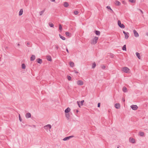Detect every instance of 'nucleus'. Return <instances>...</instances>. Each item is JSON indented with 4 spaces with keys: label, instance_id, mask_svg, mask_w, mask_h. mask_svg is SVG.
Masks as SVG:
<instances>
[{
    "label": "nucleus",
    "instance_id": "f257e3e1",
    "mask_svg": "<svg viewBox=\"0 0 148 148\" xmlns=\"http://www.w3.org/2000/svg\"><path fill=\"white\" fill-rule=\"evenodd\" d=\"M98 39V37H97L95 36L94 38L91 41V44L95 45L96 44L97 42V41Z\"/></svg>",
    "mask_w": 148,
    "mask_h": 148
},
{
    "label": "nucleus",
    "instance_id": "f03ea898",
    "mask_svg": "<svg viewBox=\"0 0 148 148\" xmlns=\"http://www.w3.org/2000/svg\"><path fill=\"white\" fill-rule=\"evenodd\" d=\"M51 126L50 124H48L47 125L45 126L44 127V128L46 130L47 132L48 130H49L51 128Z\"/></svg>",
    "mask_w": 148,
    "mask_h": 148
},
{
    "label": "nucleus",
    "instance_id": "7ed1b4c3",
    "mask_svg": "<svg viewBox=\"0 0 148 148\" xmlns=\"http://www.w3.org/2000/svg\"><path fill=\"white\" fill-rule=\"evenodd\" d=\"M118 24L119 26L122 28H124L125 27V25L121 23L120 20L118 21Z\"/></svg>",
    "mask_w": 148,
    "mask_h": 148
},
{
    "label": "nucleus",
    "instance_id": "20e7f679",
    "mask_svg": "<svg viewBox=\"0 0 148 148\" xmlns=\"http://www.w3.org/2000/svg\"><path fill=\"white\" fill-rule=\"evenodd\" d=\"M129 70V69L126 67H124L123 68L122 71L125 73H127Z\"/></svg>",
    "mask_w": 148,
    "mask_h": 148
},
{
    "label": "nucleus",
    "instance_id": "39448f33",
    "mask_svg": "<svg viewBox=\"0 0 148 148\" xmlns=\"http://www.w3.org/2000/svg\"><path fill=\"white\" fill-rule=\"evenodd\" d=\"M131 107L132 109V110H136L138 108V107L137 105H131Z\"/></svg>",
    "mask_w": 148,
    "mask_h": 148
},
{
    "label": "nucleus",
    "instance_id": "423d86ee",
    "mask_svg": "<svg viewBox=\"0 0 148 148\" xmlns=\"http://www.w3.org/2000/svg\"><path fill=\"white\" fill-rule=\"evenodd\" d=\"M133 32L135 37H138L139 36L138 33L134 29L133 30Z\"/></svg>",
    "mask_w": 148,
    "mask_h": 148
},
{
    "label": "nucleus",
    "instance_id": "0eeeda50",
    "mask_svg": "<svg viewBox=\"0 0 148 148\" xmlns=\"http://www.w3.org/2000/svg\"><path fill=\"white\" fill-rule=\"evenodd\" d=\"M77 83L79 85H82L83 84V82L82 80H78L77 82Z\"/></svg>",
    "mask_w": 148,
    "mask_h": 148
},
{
    "label": "nucleus",
    "instance_id": "6e6552de",
    "mask_svg": "<svg viewBox=\"0 0 148 148\" xmlns=\"http://www.w3.org/2000/svg\"><path fill=\"white\" fill-rule=\"evenodd\" d=\"M84 100H82V101L80 102V105H81V106H82L83 105V103H84ZM77 103L79 106V107H80V102H79V101H77Z\"/></svg>",
    "mask_w": 148,
    "mask_h": 148
},
{
    "label": "nucleus",
    "instance_id": "1a4fd4ad",
    "mask_svg": "<svg viewBox=\"0 0 148 148\" xmlns=\"http://www.w3.org/2000/svg\"><path fill=\"white\" fill-rule=\"evenodd\" d=\"M129 141L130 142L134 143H135V140L133 138H129Z\"/></svg>",
    "mask_w": 148,
    "mask_h": 148
},
{
    "label": "nucleus",
    "instance_id": "9d476101",
    "mask_svg": "<svg viewBox=\"0 0 148 148\" xmlns=\"http://www.w3.org/2000/svg\"><path fill=\"white\" fill-rule=\"evenodd\" d=\"M36 61L38 63L40 64H41L42 63V60L40 58H38L37 59Z\"/></svg>",
    "mask_w": 148,
    "mask_h": 148
},
{
    "label": "nucleus",
    "instance_id": "9b49d317",
    "mask_svg": "<svg viewBox=\"0 0 148 148\" xmlns=\"http://www.w3.org/2000/svg\"><path fill=\"white\" fill-rule=\"evenodd\" d=\"M71 110L70 108L68 107L65 110V112L66 113H68Z\"/></svg>",
    "mask_w": 148,
    "mask_h": 148
},
{
    "label": "nucleus",
    "instance_id": "f8f14e48",
    "mask_svg": "<svg viewBox=\"0 0 148 148\" xmlns=\"http://www.w3.org/2000/svg\"><path fill=\"white\" fill-rule=\"evenodd\" d=\"M35 55H32L30 58L31 61H33L35 59Z\"/></svg>",
    "mask_w": 148,
    "mask_h": 148
},
{
    "label": "nucleus",
    "instance_id": "ddd939ff",
    "mask_svg": "<svg viewBox=\"0 0 148 148\" xmlns=\"http://www.w3.org/2000/svg\"><path fill=\"white\" fill-rule=\"evenodd\" d=\"M115 107L116 108L119 109L120 107V105L119 103H116L115 105Z\"/></svg>",
    "mask_w": 148,
    "mask_h": 148
},
{
    "label": "nucleus",
    "instance_id": "4468645a",
    "mask_svg": "<svg viewBox=\"0 0 148 148\" xmlns=\"http://www.w3.org/2000/svg\"><path fill=\"white\" fill-rule=\"evenodd\" d=\"M47 59L48 60L50 61H51L52 60L51 56H47Z\"/></svg>",
    "mask_w": 148,
    "mask_h": 148
},
{
    "label": "nucleus",
    "instance_id": "2eb2a0df",
    "mask_svg": "<svg viewBox=\"0 0 148 148\" xmlns=\"http://www.w3.org/2000/svg\"><path fill=\"white\" fill-rule=\"evenodd\" d=\"M64 6L65 7H67L69 6V4L67 2H65L63 4Z\"/></svg>",
    "mask_w": 148,
    "mask_h": 148
},
{
    "label": "nucleus",
    "instance_id": "dca6fc26",
    "mask_svg": "<svg viewBox=\"0 0 148 148\" xmlns=\"http://www.w3.org/2000/svg\"><path fill=\"white\" fill-rule=\"evenodd\" d=\"M123 90L124 92H127V89L125 86H124L123 88Z\"/></svg>",
    "mask_w": 148,
    "mask_h": 148
},
{
    "label": "nucleus",
    "instance_id": "f3484780",
    "mask_svg": "<svg viewBox=\"0 0 148 148\" xmlns=\"http://www.w3.org/2000/svg\"><path fill=\"white\" fill-rule=\"evenodd\" d=\"M26 117L27 118H30L31 117V114L30 113H26Z\"/></svg>",
    "mask_w": 148,
    "mask_h": 148
},
{
    "label": "nucleus",
    "instance_id": "a211bd4d",
    "mask_svg": "<svg viewBox=\"0 0 148 148\" xmlns=\"http://www.w3.org/2000/svg\"><path fill=\"white\" fill-rule=\"evenodd\" d=\"M121 3L118 1H115V4L117 5H121Z\"/></svg>",
    "mask_w": 148,
    "mask_h": 148
},
{
    "label": "nucleus",
    "instance_id": "6ab92c4d",
    "mask_svg": "<svg viewBox=\"0 0 148 148\" xmlns=\"http://www.w3.org/2000/svg\"><path fill=\"white\" fill-rule=\"evenodd\" d=\"M65 116L68 119H69L70 117V114L69 113H65Z\"/></svg>",
    "mask_w": 148,
    "mask_h": 148
},
{
    "label": "nucleus",
    "instance_id": "aec40b11",
    "mask_svg": "<svg viewBox=\"0 0 148 148\" xmlns=\"http://www.w3.org/2000/svg\"><path fill=\"white\" fill-rule=\"evenodd\" d=\"M23 10L22 9H21L19 12V16L23 14Z\"/></svg>",
    "mask_w": 148,
    "mask_h": 148
},
{
    "label": "nucleus",
    "instance_id": "412c9836",
    "mask_svg": "<svg viewBox=\"0 0 148 148\" xmlns=\"http://www.w3.org/2000/svg\"><path fill=\"white\" fill-rule=\"evenodd\" d=\"M95 34L99 36L100 35V33L99 31L97 30H95Z\"/></svg>",
    "mask_w": 148,
    "mask_h": 148
},
{
    "label": "nucleus",
    "instance_id": "4be33fe9",
    "mask_svg": "<svg viewBox=\"0 0 148 148\" xmlns=\"http://www.w3.org/2000/svg\"><path fill=\"white\" fill-rule=\"evenodd\" d=\"M129 33L128 32H127V33H126V34H125V38L126 39H127L128 38H129V36L128 35V34Z\"/></svg>",
    "mask_w": 148,
    "mask_h": 148
},
{
    "label": "nucleus",
    "instance_id": "5701e85b",
    "mask_svg": "<svg viewBox=\"0 0 148 148\" xmlns=\"http://www.w3.org/2000/svg\"><path fill=\"white\" fill-rule=\"evenodd\" d=\"M59 36H60V37L62 40H65V38L64 37L61 36L60 34H59Z\"/></svg>",
    "mask_w": 148,
    "mask_h": 148
},
{
    "label": "nucleus",
    "instance_id": "b1692460",
    "mask_svg": "<svg viewBox=\"0 0 148 148\" xmlns=\"http://www.w3.org/2000/svg\"><path fill=\"white\" fill-rule=\"evenodd\" d=\"M69 64L70 66L72 67L74 66V63L73 62H70Z\"/></svg>",
    "mask_w": 148,
    "mask_h": 148
},
{
    "label": "nucleus",
    "instance_id": "393cba45",
    "mask_svg": "<svg viewBox=\"0 0 148 148\" xmlns=\"http://www.w3.org/2000/svg\"><path fill=\"white\" fill-rule=\"evenodd\" d=\"M65 34L67 36L70 37L71 36V33L69 32H65Z\"/></svg>",
    "mask_w": 148,
    "mask_h": 148
},
{
    "label": "nucleus",
    "instance_id": "a878e982",
    "mask_svg": "<svg viewBox=\"0 0 148 148\" xmlns=\"http://www.w3.org/2000/svg\"><path fill=\"white\" fill-rule=\"evenodd\" d=\"M59 29L60 31V32L62 31V25L61 24H59Z\"/></svg>",
    "mask_w": 148,
    "mask_h": 148
},
{
    "label": "nucleus",
    "instance_id": "bb28decb",
    "mask_svg": "<svg viewBox=\"0 0 148 148\" xmlns=\"http://www.w3.org/2000/svg\"><path fill=\"white\" fill-rule=\"evenodd\" d=\"M45 10V9H44L43 10L40 11L39 12L40 15V16H41L44 13Z\"/></svg>",
    "mask_w": 148,
    "mask_h": 148
},
{
    "label": "nucleus",
    "instance_id": "cd10ccee",
    "mask_svg": "<svg viewBox=\"0 0 148 148\" xmlns=\"http://www.w3.org/2000/svg\"><path fill=\"white\" fill-rule=\"evenodd\" d=\"M106 8L108 9H110L111 11L110 12H111V13H112V12H113V10L111 9V8H110V6H107L106 7Z\"/></svg>",
    "mask_w": 148,
    "mask_h": 148
},
{
    "label": "nucleus",
    "instance_id": "c85d7f7f",
    "mask_svg": "<svg viewBox=\"0 0 148 148\" xmlns=\"http://www.w3.org/2000/svg\"><path fill=\"white\" fill-rule=\"evenodd\" d=\"M136 56H137V57L139 59H140V54L138 53V52L136 53Z\"/></svg>",
    "mask_w": 148,
    "mask_h": 148
},
{
    "label": "nucleus",
    "instance_id": "c756f323",
    "mask_svg": "<svg viewBox=\"0 0 148 148\" xmlns=\"http://www.w3.org/2000/svg\"><path fill=\"white\" fill-rule=\"evenodd\" d=\"M96 66V63L95 62H94L92 64V69H94Z\"/></svg>",
    "mask_w": 148,
    "mask_h": 148
},
{
    "label": "nucleus",
    "instance_id": "7c9ffc66",
    "mask_svg": "<svg viewBox=\"0 0 148 148\" xmlns=\"http://www.w3.org/2000/svg\"><path fill=\"white\" fill-rule=\"evenodd\" d=\"M122 50H124V51H126V45H124L123 48H122Z\"/></svg>",
    "mask_w": 148,
    "mask_h": 148
},
{
    "label": "nucleus",
    "instance_id": "2f4dec72",
    "mask_svg": "<svg viewBox=\"0 0 148 148\" xmlns=\"http://www.w3.org/2000/svg\"><path fill=\"white\" fill-rule=\"evenodd\" d=\"M49 26L51 27H54V25L52 23H49Z\"/></svg>",
    "mask_w": 148,
    "mask_h": 148
},
{
    "label": "nucleus",
    "instance_id": "473e14b6",
    "mask_svg": "<svg viewBox=\"0 0 148 148\" xmlns=\"http://www.w3.org/2000/svg\"><path fill=\"white\" fill-rule=\"evenodd\" d=\"M25 65L24 64H22V68L23 69H25Z\"/></svg>",
    "mask_w": 148,
    "mask_h": 148
},
{
    "label": "nucleus",
    "instance_id": "72a5a7b5",
    "mask_svg": "<svg viewBox=\"0 0 148 148\" xmlns=\"http://www.w3.org/2000/svg\"><path fill=\"white\" fill-rule=\"evenodd\" d=\"M139 135L140 136H144V134L143 132H139Z\"/></svg>",
    "mask_w": 148,
    "mask_h": 148
},
{
    "label": "nucleus",
    "instance_id": "f704fd0d",
    "mask_svg": "<svg viewBox=\"0 0 148 148\" xmlns=\"http://www.w3.org/2000/svg\"><path fill=\"white\" fill-rule=\"evenodd\" d=\"M69 139V137H66L65 138H64L63 139V140L64 141H66V140H67Z\"/></svg>",
    "mask_w": 148,
    "mask_h": 148
},
{
    "label": "nucleus",
    "instance_id": "c9c22d12",
    "mask_svg": "<svg viewBox=\"0 0 148 148\" xmlns=\"http://www.w3.org/2000/svg\"><path fill=\"white\" fill-rule=\"evenodd\" d=\"M129 1L130 2L132 3H134L136 2V0H129Z\"/></svg>",
    "mask_w": 148,
    "mask_h": 148
},
{
    "label": "nucleus",
    "instance_id": "e433bc0d",
    "mask_svg": "<svg viewBox=\"0 0 148 148\" xmlns=\"http://www.w3.org/2000/svg\"><path fill=\"white\" fill-rule=\"evenodd\" d=\"M74 13L75 15H77L79 13V12L77 10H75L74 12Z\"/></svg>",
    "mask_w": 148,
    "mask_h": 148
},
{
    "label": "nucleus",
    "instance_id": "4c0bfd02",
    "mask_svg": "<svg viewBox=\"0 0 148 148\" xmlns=\"http://www.w3.org/2000/svg\"><path fill=\"white\" fill-rule=\"evenodd\" d=\"M101 68L102 69H105V68H106V66H105L104 65V64H102L101 66Z\"/></svg>",
    "mask_w": 148,
    "mask_h": 148
},
{
    "label": "nucleus",
    "instance_id": "58836bf2",
    "mask_svg": "<svg viewBox=\"0 0 148 148\" xmlns=\"http://www.w3.org/2000/svg\"><path fill=\"white\" fill-rule=\"evenodd\" d=\"M67 79L69 80H70L71 79V77L70 76H67Z\"/></svg>",
    "mask_w": 148,
    "mask_h": 148
},
{
    "label": "nucleus",
    "instance_id": "ea45409f",
    "mask_svg": "<svg viewBox=\"0 0 148 148\" xmlns=\"http://www.w3.org/2000/svg\"><path fill=\"white\" fill-rule=\"evenodd\" d=\"M31 43L30 42H27V45L28 47H30Z\"/></svg>",
    "mask_w": 148,
    "mask_h": 148
},
{
    "label": "nucleus",
    "instance_id": "a19ab883",
    "mask_svg": "<svg viewBox=\"0 0 148 148\" xmlns=\"http://www.w3.org/2000/svg\"><path fill=\"white\" fill-rule=\"evenodd\" d=\"M55 46H56V49H59V47L58 45H56Z\"/></svg>",
    "mask_w": 148,
    "mask_h": 148
},
{
    "label": "nucleus",
    "instance_id": "79ce46f5",
    "mask_svg": "<svg viewBox=\"0 0 148 148\" xmlns=\"http://www.w3.org/2000/svg\"><path fill=\"white\" fill-rule=\"evenodd\" d=\"M19 120L20 121H22V119L21 117V116H20V115H19Z\"/></svg>",
    "mask_w": 148,
    "mask_h": 148
},
{
    "label": "nucleus",
    "instance_id": "37998d69",
    "mask_svg": "<svg viewBox=\"0 0 148 148\" xmlns=\"http://www.w3.org/2000/svg\"><path fill=\"white\" fill-rule=\"evenodd\" d=\"M100 106V103H98L97 104V107H99Z\"/></svg>",
    "mask_w": 148,
    "mask_h": 148
},
{
    "label": "nucleus",
    "instance_id": "c03bdc74",
    "mask_svg": "<svg viewBox=\"0 0 148 148\" xmlns=\"http://www.w3.org/2000/svg\"><path fill=\"white\" fill-rule=\"evenodd\" d=\"M111 57L113 58L114 57V55L113 54H111L110 55Z\"/></svg>",
    "mask_w": 148,
    "mask_h": 148
},
{
    "label": "nucleus",
    "instance_id": "a18cd8bd",
    "mask_svg": "<svg viewBox=\"0 0 148 148\" xmlns=\"http://www.w3.org/2000/svg\"><path fill=\"white\" fill-rule=\"evenodd\" d=\"M138 10H139L140 11L142 14H143V12L142 10H141L140 9H138Z\"/></svg>",
    "mask_w": 148,
    "mask_h": 148
},
{
    "label": "nucleus",
    "instance_id": "49530a36",
    "mask_svg": "<svg viewBox=\"0 0 148 148\" xmlns=\"http://www.w3.org/2000/svg\"><path fill=\"white\" fill-rule=\"evenodd\" d=\"M68 137L69 138V139H70V138H71L73 137L74 136H68Z\"/></svg>",
    "mask_w": 148,
    "mask_h": 148
},
{
    "label": "nucleus",
    "instance_id": "de8ad7c7",
    "mask_svg": "<svg viewBox=\"0 0 148 148\" xmlns=\"http://www.w3.org/2000/svg\"><path fill=\"white\" fill-rule=\"evenodd\" d=\"M74 72L76 73H77L78 72L76 70H74Z\"/></svg>",
    "mask_w": 148,
    "mask_h": 148
},
{
    "label": "nucleus",
    "instance_id": "09e8293b",
    "mask_svg": "<svg viewBox=\"0 0 148 148\" xmlns=\"http://www.w3.org/2000/svg\"><path fill=\"white\" fill-rule=\"evenodd\" d=\"M66 51L68 53H69V51H68V50L67 48L66 49Z\"/></svg>",
    "mask_w": 148,
    "mask_h": 148
},
{
    "label": "nucleus",
    "instance_id": "8fccbe9b",
    "mask_svg": "<svg viewBox=\"0 0 148 148\" xmlns=\"http://www.w3.org/2000/svg\"><path fill=\"white\" fill-rule=\"evenodd\" d=\"M123 33L124 34H126V33H127L125 31H123Z\"/></svg>",
    "mask_w": 148,
    "mask_h": 148
},
{
    "label": "nucleus",
    "instance_id": "3c124183",
    "mask_svg": "<svg viewBox=\"0 0 148 148\" xmlns=\"http://www.w3.org/2000/svg\"><path fill=\"white\" fill-rule=\"evenodd\" d=\"M122 3L123 4H125V1H122Z\"/></svg>",
    "mask_w": 148,
    "mask_h": 148
},
{
    "label": "nucleus",
    "instance_id": "603ef678",
    "mask_svg": "<svg viewBox=\"0 0 148 148\" xmlns=\"http://www.w3.org/2000/svg\"><path fill=\"white\" fill-rule=\"evenodd\" d=\"M51 1H52V2H54V1H55V0H51Z\"/></svg>",
    "mask_w": 148,
    "mask_h": 148
},
{
    "label": "nucleus",
    "instance_id": "864d4df0",
    "mask_svg": "<svg viewBox=\"0 0 148 148\" xmlns=\"http://www.w3.org/2000/svg\"><path fill=\"white\" fill-rule=\"evenodd\" d=\"M32 126H33V127H35L36 126V125H32Z\"/></svg>",
    "mask_w": 148,
    "mask_h": 148
},
{
    "label": "nucleus",
    "instance_id": "5fc2aeb1",
    "mask_svg": "<svg viewBox=\"0 0 148 148\" xmlns=\"http://www.w3.org/2000/svg\"><path fill=\"white\" fill-rule=\"evenodd\" d=\"M20 44H19V43H18V44H17V45H18V46H20Z\"/></svg>",
    "mask_w": 148,
    "mask_h": 148
},
{
    "label": "nucleus",
    "instance_id": "6e6d98bb",
    "mask_svg": "<svg viewBox=\"0 0 148 148\" xmlns=\"http://www.w3.org/2000/svg\"><path fill=\"white\" fill-rule=\"evenodd\" d=\"M78 112V110H76V112H77V113Z\"/></svg>",
    "mask_w": 148,
    "mask_h": 148
},
{
    "label": "nucleus",
    "instance_id": "4d7b16f0",
    "mask_svg": "<svg viewBox=\"0 0 148 148\" xmlns=\"http://www.w3.org/2000/svg\"><path fill=\"white\" fill-rule=\"evenodd\" d=\"M146 35L148 36V32L146 33Z\"/></svg>",
    "mask_w": 148,
    "mask_h": 148
},
{
    "label": "nucleus",
    "instance_id": "13d9d810",
    "mask_svg": "<svg viewBox=\"0 0 148 148\" xmlns=\"http://www.w3.org/2000/svg\"><path fill=\"white\" fill-rule=\"evenodd\" d=\"M28 126H29V127H31V126H30V125H28Z\"/></svg>",
    "mask_w": 148,
    "mask_h": 148
},
{
    "label": "nucleus",
    "instance_id": "bf43d9fd",
    "mask_svg": "<svg viewBox=\"0 0 148 148\" xmlns=\"http://www.w3.org/2000/svg\"><path fill=\"white\" fill-rule=\"evenodd\" d=\"M123 101H125V100L124 99H123Z\"/></svg>",
    "mask_w": 148,
    "mask_h": 148
},
{
    "label": "nucleus",
    "instance_id": "052dcab7",
    "mask_svg": "<svg viewBox=\"0 0 148 148\" xmlns=\"http://www.w3.org/2000/svg\"><path fill=\"white\" fill-rule=\"evenodd\" d=\"M123 101H125V100L124 99H123Z\"/></svg>",
    "mask_w": 148,
    "mask_h": 148
},
{
    "label": "nucleus",
    "instance_id": "680f3d73",
    "mask_svg": "<svg viewBox=\"0 0 148 148\" xmlns=\"http://www.w3.org/2000/svg\"><path fill=\"white\" fill-rule=\"evenodd\" d=\"M117 148H119L118 147H117Z\"/></svg>",
    "mask_w": 148,
    "mask_h": 148
}]
</instances>
